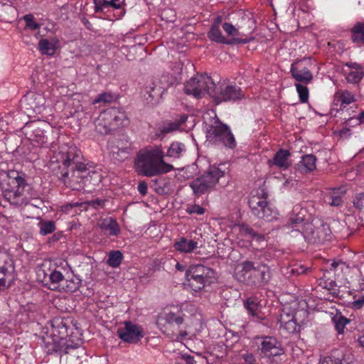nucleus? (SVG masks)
I'll use <instances>...</instances> for the list:
<instances>
[{
	"mask_svg": "<svg viewBox=\"0 0 364 364\" xmlns=\"http://www.w3.org/2000/svg\"><path fill=\"white\" fill-rule=\"evenodd\" d=\"M53 159L61 164L58 177L72 190L91 191L101 181V175L87 167L81 151L75 146L63 147L54 153Z\"/></svg>",
	"mask_w": 364,
	"mask_h": 364,
	"instance_id": "obj_1",
	"label": "nucleus"
},
{
	"mask_svg": "<svg viewBox=\"0 0 364 364\" xmlns=\"http://www.w3.org/2000/svg\"><path fill=\"white\" fill-rule=\"evenodd\" d=\"M184 92L200 99L210 95L215 105L228 100V85L223 83L215 85L212 78L206 74H197L187 81L184 85Z\"/></svg>",
	"mask_w": 364,
	"mask_h": 364,
	"instance_id": "obj_2",
	"label": "nucleus"
},
{
	"mask_svg": "<svg viewBox=\"0 0 364 364\" xmlns=\"http://www.w3.org/2000/svg\"><path fill=\"white\" fill-rule=\"evenodd\" d=\"M164 153L159 149L139 154L135 161V168L139 174L151 177L165 173L173 169V166L164 161Z\"/></svg>",
	"mask_w": 364,
	"mask_h": 364,
	"instance_id": "obj_3",
	"label": "nucleus"
},
{
	"mask_svg": "<svg viewBox=\"0 0 364 364\" xmlns=\"http://www.w3.org/2000/svg\"><path fill=\"white\" fill-rule=\"evenodd\" d=\"M21 108L23 113L20 112H13L8 118L7 123L14 124L20 127L26 120V117H35L36 114H41L46 109V100L41 92H28L20 101Z\"/></svg>",
	"mask_w": 364,
	"mask_h": 364,
	"instance_id": "obj_4",
	"label": "nucleus"
},
{
	"mask_svg": "<svg viewBox=\"0 0 364 364\" xmlns=\"http://www.w3.org/2000/svg\"><path fill=\"white\" fill-rule=\"evenodd\" d=\"M21 128L26 138L36 146H48V132L50 131V125L46 121L36 120L30 122H24Z\"/></svg>",
	"mask_w": 364,
	"mask_h": 364,
	"instance_id": "obj_5",
	"label": "nucleus"
},
{
	"mask_svg": "<svg viewBox=\"0 0 364 364\" xmlns=\"http://www.w3.org/2000/svg\"><path fill=\"white\" fill-rule=\"evenodd\" d=\"M96 127L101 134H108L119 126H125L128 119L120 108L112 107L105 110L97 119Z\"/></svg>",
	"mask_w": 364,
	"mask_h": 364,
	"instance_id": "obj_6",
	"label": "nucleus"
},
{
	"mask_svg": "<svg viewBox=\"0 0 364 364\" xmlns=\"http://www.w3.org/2000/svg\"><path fill=\"white\" fill-rule=\"evenodd\" d=\"M174 81V77L167 74L162 75L158 82L153 81L147 84L143 95L144 100L151 105L158 104L164 92L173 84Z\"/></svg>",
	"mask_w": 364,
	"mask_h": 364,
	"instance_id": "obj_7",
	"label": "nucleus"
},
{
	"mask_svg": "<svg viewBox=\"0 0 364 364\" xmlns=\"http://www.w3.org/2000/svg\"><path fill=\"white\" fill-rule=\"evenodd\" d=\"M70 327L67 322L61 318H55L51 321L50 338L52 342H48L52 347L50 350H59L71 341L72 335L69 336Z\"/></svg>",
	"mask_w": 364,
	"mask_h": 364,
	"instance_id": "obj_8",
	"label": "nucleus"
},
{
	"mask_svg": "<svg viewBox=\"0 0 364 364\" xmlns=\"http://www.w3.org/2000/svg\"><path fill=\"white\" fill-rule=\"evenodd\" d=\"M53 351L60 353V361L63 364H80L86 355L85 349L78 343H74L73 340Z\"/></svg>",
	"mask_w": 364,
	"mask_h": 364,
	"instance_id": "obj_9",
	"label": "nucleus"
},
{
	"mask_svg": "<svg viewBox=\"0 0 364 364\" xmlns=\"http://www.w3.org/2000/svg\"><path fill=\"white\" fill-rule=\"evenodd\" d=\"M307 216V211L305 208L296 205L293 209L290 222L292 229L301 232L304 235L309 236V230H312L313 225L308 222Z\"/></svg>",
	"mask_w": 364,
	"mask_h": 364,
	"instance_id": "obj_10",
	"label": "nucleus"
},
{
	"mask_svg": "<svg viewBox=\"0 0 364 364\" xmlns=\"http://www.w3.org/2000/svg\"><path fill=\"white\" fill-rule=\"evenodd\" d=\"M248 274H250L249 277L252 274L255 276L259 274L262 282H267L269 279V268L264 264L255 267L251 262H246L237 266L235 275L238 280H245Z\"/></svg>",
	"mask_w": 364,
	"mask_h": 364,
	"instance_id": "obj_11",
	"label": "nucleus"
},
{
	"mask_svg": "<svg viewBox=\"0 0 364 364\" xmlns=\"http://www.w3.org/2000/svg\"><path fill=\"white\" fill-rule=\"evenodd\" d=\"M231 233L236 237V242L240 246H247L252 241H264V236L255 233L246 225H235L232 227Z\"/></svg>",
	"mask_w": 364,
	"mask_h": 364,
	"instance_id": "obj_12",
	"label": "nucleus"
},
{
	"mask_svg": "<svg viewBox=\"0 0 364 364\" xmlns=\"http://www.w3.org/2000/svg\"><path fill=\"white\" fill-rule=\"evenodd\" d=\"M256 343L264 356L274 358L283 355L284 350L273 337L264 336L257 338Z\"/></svg>",
	"mask_w": 364,
	"mask_h": 364,
	"instance_id": "obj_13",
	"label": "nucleus"
},
{
	"mask_svg": "<svg viewBox=\"0 0 364 364\" xmlns=\"http://www.w3.org/2000/svg\"><path fill=\"white\" fill-rule=\"evenodd\" d=\"M206 137L210 142L221 144L227 146L228 126L219 120H215L213 124L207 128Z\"/></svg>",
	"mask_w": 364,
	"mask_h": 364,
	"instance_id": "obj_14",
	"label": "nucleus"
},
{
	"mask_svg": "<svg viewBox=\"0 0 364 364\" xmlns=\"http://www.w3.org/2000/svg\"><path fill=\"white\" fill-rule=\"evenodd\" d=\"M183 314L180 311L172 312L164 311L156 320V324L164 332L168 331L172 326H179L183 323Z\"/></svg>",
	"mask_w": 364,
	"mask_h": 364,
	"instance_id": "obj_15",
	"label": "nucleus"
},
{
	"mask_svg": "<svg viewBox=\"0 0 364 364\" xmlns=\"http://www.w3.org/2000/svg\"><path fill=\"white\" fill-rule=\"evenodd\" d=\"M117 334L124 342L130 343H137L143 337L141 327L131 321H126L124 328H119Z\"/></svg>",
	"mask_w": 364,
	"mask_h": 364,
	"instance_id": "obj_16",
	"label": "nucleus"
},
{
	"mask_svg": "<svg viewBox=\"0 0 364 364\" xmlns=\"http://www.w3.org/2000/svg\"><path fill=\"white\" fill-rule=\"evenodd\" d=\"M216 183L217 179L213 178V176L207 172L201 177H198L193 180L190 183V186L193 189L195 195L200 196L212 188Z\"/></svg>",
	"mask_w": 364,
	"mask_h": 364,
	"instance_id": "obj_17",
	"label": "nucleus"
},
{
	"mask_svg": "<svg viewBox=\"0 0 364 364\" xmlns=\"http://www.w3.org/2000/svg\"><path fill=\"white\" fill-rule=\"evenodd\" d=\"M304 60L296 62L291 65V73L292 77L297 81L304 84L309 83L313 75L308 68L304 65Z\"/></svg>",
	"mask_w": 364,
	"mask_h": 364,
	"instance_id": "obj_18",
	"label": "nucleus"
},
{
	"mask_svg": "<svg viewBox=\"0 0 364 364\" xmlns=\"http://www.w3.org/2000/svg\"><path fill=\"white\" fill-rule=\"evenodd\" d=\"M267 194L263 189L256 190L251 193L249 205L252 213L256 215L267 204Z\"/></svg>",
	"mask_w": 364,
	"mask_h": 364,
	"instance_id": "obj_19",
	"label": "nucleus"
},
{
	"mask_svg": "<svg viewBox=\"0 0 364 364\" xmlns=\"http://www.w3.org/2000/svg\"><path fill=\"white\" fill-rule=\"evenodd\" d=\"M279 323L280 328L287 333H294L296 330L297 322L295 315L289 308H284L279 315Z\"/></svg>",
	"mask_w": 364,
	"mask_h": 364,
	"instance_id": "obj_20",
	"label": "nucleus"
},
{
	"mask_svg": "<svg viewBox=\"0 0 364 364\" xmlns=\"http://www.w3.org/2000/svg\"><path fill=\"white\" fill-rule=\"evenodd\" d=\"M26 188L29 189L30 186L23 181L16 188L15 191L9 195V202L17 206H21L23 204H27L28 202V198L25 194Z\"/></svg>",
	"mask_w": 364,
	"mask_h": 364,
	"instance_id": "obj_21",
	"label": "nucleus"
},
{
	"mask_svg": "<svg viewBox=\"0 0 364 364\" xmlns=\"http://www.w3.org/2000/svg\"><path fill=\"white\" fill-rule=\"evenodd\" d=\"M309 231L310 232L309 236L304 235V237L313 242H323L331 239L330 230L326 225H323L317 228H314L313 226L312 230Z\"/></svg>",
	"mask_w": 364,
	"mask_h": 364,
	"instance_id": "obj_22",
	"label": "nucleus"
},
{
	"mask_svg": "<svg viewBox=\"0 0 364 364\" xmlns=\"http://www.w3.org/2000/svg\"><path fill=\"white\" fill-rule=\"evenodd\" d=\"M289 156L290 153L287 150L280 149L272 159L268 160V165L269 167L276 166L284 170L287 169L291 165Z\"/></svg>",
	"mask_w": 364,
	"mask_h": 364,
	"instance_id": "obj_23",
	"label": "nucleus"
},
{
	"mask_svg": "<svg viewBox=\"0 0 364 364\" xmlns=\"http://www.w3.org/2000/svg\"><path fill=\"white\" fill-rule=\"evenodd\" d=\"M188 285L195 291H198L205 286L210 285L214 282L215 278H205V276H196V274H186Z\"/></svg>",
	"mask_w": 364,
	"mask_h": 364,
	"instance_id": "obj_24",
	"label": "nucleus"
},
{
	"mask_svg": "<svg viewBox=\"0 0 364 364\" xmlns=\"http://www.w3.org/2000/svg\"><path fill=\"white\" fill-rule=\"evenodd\" d=\"M73 104L74 100L72 98V97L65 96L56 102L54 105V109L59 112H63L65 117H70L77 112V109L72 110L69 109V107H70Z\"/></svg>",
	"mask_w": 364,
	"mask_h": 364,
	"instance_id": "obj_25",
	"label": "nucleus"
},
{
	"mask_svg": "<svg viewBox=\"0 0 364 364\" xmlns=\"http://www.w3.org/2000/svg\"><path fill=\"white\" fill-rule=\"evenodd\" d=\"M222 23V18L218 16L215 20L211 26L210 31L208 32V37L212 41H215L219 43L227 44L228 41L225 36L221 33L220 26Z\"/></svg>",
	"mask_w": 364,
	"mask_h": 364,
	"instance_id": "obj_26",
	"label": "nucleus"
},
{
	"mask_svg": "<svg viewBox=\"0 0 364 364\" xmlns=\"http://www.w3.org/2000/svg\"><path fill=\"white\" fill-rule=\"evenodd\" d=\"M186 274L205 276L206 279L215 277V272L213 269L200 264L191 265L186 272Z\"/></svg>",
	"mask_w": 364,
	"mask_h": 364,
	"instance_id": "obj_27",
	"label": "nucleus"
},
{
	"mask_svg": "<svg viewBox=\"0 0 364 364\" xmlns=\"http://www.w3.org/2000/svg\"><path fill=\"white\" fill-rule=\"evenodd\" d=\"M355 101V95L346 90H338L334 95L333 102L335 105L340 103L341 107L343 108Z\"/></svg>",
	"mask_w": 364,
	"mask_h": 364,
	"instance_id": "obj_28",
	"label": "nucleus"
},
{
	"mask_svg": "<svg viewBox=\"0 0 364 364\" xmlns=\"http://www.w3.org/2000/svg\"><path fill=\"white\" fill-rule=\"evenodd\" d=\"M316 159L314 155H305L297 164L298 169L304 173L311 172L316 168Z\"/></svg>",
	"mask_w": 364,
	"mask_h": 364,
	"instance_id": "obj_29",
	"label": "nucleus"
},
{
	"mask_svg": "<svg viewBox=\"0 0 364 364\" xmlns=\"http://www.w3.org/2000/svg\"><path fill=\"white\" fill-rule=\"evenodd\" d=\"M48 279L49 288L51 289H57L62 287V283L64 282V277L60 271L54 269L49 273H44V279Z\"/></svg>",
	"mask_w": 364,
	"mask_h": 364,
	"instance_id": "obj_30",
	"label": "nucleus"
},
{
	"mask_svg": "<svg viewBox=\"0 0 364 364\" xmlns=\"http://www.w3.org/2000/svg\"><path fill=\"white\" fill-rule=\"evenodd\" d=\"M350 68L349 71H346V80L350 83L358 82L364 76V71L361 66L355 63H351L348 65Z\"/></svg>",
	"mask_w": 364,
	"mask_h": 364,
	"instance_id": "obj_31",
	"label": "nucleus"
},
{
	"mask_svg": "<svg viewBox=\"0 0 364 364\" xmlns=\"http://www.w3.org/2000/svg\"><path fill=\"white\" fill-rule=\"evenodd\" d=\"M229 45H238L244 44L250 41L252 37H245L238 32V29L233 26L232 24H229Z\"/></svg>",
	"mask_w": 364,
	"mask_h": 364,
	"instance_id": "obj_32",
	"label": "nucleus"
},
{
	"mask_svg": "<svg viewBox=\"0 0 364 364\" xmlns=\"http://www.w3.org/2000/svg\"><path fill=\"white\" fill-rule=\"evenodd\" d=\"M98 225L100 229L108 231L110 235H117L119 232V227L117 221L112 218L102 220Z\"/></svg>",
	"mask_w": 364,
	"mask_h": 364,
	"instance_id": "obj_33",
	"label": "nucleus"
},
{
	"mask_svg": "<svg viewBox=\"0 0 364 364\" xmlns=\"http://www.w3.org/2000/svg\"><path fill=\"white\" fill-rule=\"evenodd\" d=\"M176 250L183 252H191L198 247V243L192 240L182 237L174 244Z\"/></svg>",
	"mask_w": 364,
	"mask_h": 364,
	"instance_id": "obj_34",
	"label": "nucleus"
},
{
	"mask_svg": "<svg viewBox=\"0 0 364 364\" xmlns=\"http://www.w3.org/2000/svg\"><path fill=\"white\" fill-rule=\"evenodd\" d=\"M342 193L340 189H333L326 193L323 200L326 204L338 206L341 203Z\"/></svg>",
	"mask_w": 364,
	"mask_h": 364,
	"instance_id": "obj_35",
	"label": "nucleus"
},
{
	"mask_svg": "<svg viewBox=\"0 0 364 364\" xmlns=\"http://www.w3.org/2000/svg\"><path fill=\"white\" fill-rule=\"evenodd\" d=\"M188 117L186 114H181L179 118L168 122L161 128V132L167 134L177 130L183 123L186 122Z\"/></svg>",
	"mask_w": 364,
	"mask_h": 364,
	"instance_id": "obj_36",
	"label": "nucleus"
},
{
	"mask_svg": "<svg viewBox=\"0 0 364 364\" xmlns=\"http://www.w3.org/2000/svg\"><path fill=\"white\" fill-rule=\"evenodd\" d=\"M21 184L19 182H11V181L4 179L0 176V188L2 191V194L6 200L9 201V195L11 194L16 188Z\"/></svg>",
	"mask_w": 364,
	"mask_h": 364,
	"instance_id": "obj_37",
	"label": "nucleus"
},
{
	"mask_svg": "<svg viewBox=\"0 0 364 364\" xmlns=\"http://www.w3.org/2000/svg\"><path fill=\"white\" fill-rule=\"evenodd\" d=\"M245 306L250 314L259 319L262 318L261 315V305L255 298H249L245 303Z\"/></svg>",
	"mask_w": 364,
	"mask_h": 364,
	"instance_id": "obj_38",
	"label": "nucleus"
},
{
	"mask_svg": "<svg viewBox=\"0 0 364 364\" xmlns=\"http://www.w3.org/2000/svg\"><path fill=\"white\" fill-rule=\"evenodd\" d=\"M277 211L270 204L267 203L256 216L267 221H272L277 218Z\"/></svg>",
	"mask_w": 364,
	"mask_h": 364,
	"instance_id": "obj_39",
	"label": "nucleus"
},
{
	"mask_svg": "<svg viewBox=\"0 0 364 364\" xmlns=\"http://www.w3.org/2000/svg\"><path fill=\"white\" fill-rule=\"evenodd\" d=\"M186 151L185 145L179 141L173 142L167 151V156L173 158H180L181 154Z\"/></svg>",
	"mask_w": 364,
	"mask_h": 364,
	"instance_id": "obj_40",
	"label": "nucleus"
},
{
	"mask_svg": "<svg viewBox=\"0 0 364 364\" xmlns=\"http://www.w3.org/2000/svg\"><path fill=\"white\" fill-rule=\"evenodd\" d=\"M334 326L338 334H343L346 326L349 323V320L344 317L341 313H336L333 318Z\"/></svg>",
	"mask_w": 364,
	"mask_h": 364,
	"instance_id": "obj_41",
	"label": "nucleus"
},
{
	"mask_svg": "<svg viewBox=\"0 0 364 364\" xmlns=\"http://www.w3.org/2000/svg\"><path fill=\"white\" fill-rule=\"evenodd\" d=\"M38 48L42 54L53 55L55 53V45L46 38L41 39L38 43Z\"/></svg>",
	"mask_w": 364,
	"mask_h": 364,
	"instance_id": "obj_42",
	"label": "nucleus"
},
{
	"mask_svg": "<svg viewBox=\"0 0 364 364\" xmlns=\"http://www.w3.org/2000/svg\"><path fill=\"white\" fill-rule=\"evenodd\" d=\"M352 40L354 43H364V24L358 23L352 29Z\"/></svg>",
	"mask_w": 364,
	"mask_h": 364,
	"instance_id": "obj_43",
	"label": "nucleus"
},
{
	"mask_svg": "<svg viewBox=\"0 0 364 364\" xmlns=\"http://www.w3.org/2000/svg\"><path fill=\"white\" fill-rule=\"evenodd\" d=\"M119 1V0H94L95 11L98 12L110 6L118 9L119 8V4L117 3Z\"/></svg>",
	"mask_w": 364,
	"mask_h": 364,
	"instance_id": "obj_44",
	"label": "nucleus"
},
{
	"mask_svg": "<svg viewBox=\"0 0 364 364\" xmlns=\"http://www.w3.org/2000/svg\"><path fill=\"white\" fill-rule=\"evenodd\" d=\"M123 255L119 250L112 251L109 254L107 263L109 266L116 268L119 267L122 261Z\"/></svg>",
	"mask_w": 364,
	"mask_h": 364,
	"instance_id": "obj_45",
	"label": "nucleus"
},
{
	"mask_svg": "<svg viewBox=\"0 0 364 364\" xmlns=\"http://www.w3.org/2000/svg\"><path fill=\"white\" fill-rule=\"evenodd\" d=\"M228 170V167L226 166L225 163H221L218 164V166H213L209 168L208 173L217 179V182L218 181L220 177L225 176L226 171Z\"/></svg>",
	"mask_w": 364,
	"mask_h": 364,
	"instance_id": "obj_46",
	"label": "nucleus"
},
{
	"mask_svg": "<svg viewBox=\"0 0 364 364\" xmlns=\"http://www.w3.org/2000/svg\"><path fill=\"white\" fill-rule=\"evenodd\" d=\"M40 228V234L42 235H47L55 230V224L54 221L50 220H41L38 223Z\"/></svg>",
	"mask_w": 364,
	"mask_h": 364,
	"instance_id": "obj_47",
	"label": "nucleus"
},
{
	"mask_svg": "<svg viewBox=\"0 0 364 364\" xmlns=\"http://www.w3.org/2000/svg\"><path fill=\"white\" fill-rule=\"evenodd\" d=\"M65 285L62 284V288L65 289L66 291L75 292L77 291L81 286V279L79 278L72 279L70 280L64 281Z\"/></svg>",
	"mask_w": 364,
	"mask_h": 364,
	"instance_id": "obj_48",
	"label": "nucleus"
},
{
	"mask_svg": "<svg viewBox=\"0 0 364 364\" xmlns=\"http://www.w3.org/2000/svg\"><path fill=\"white\" fill-rule=\"evenodd\" d=\"M0 176L4 179L6 178L7 180L11 181V182H19L20 183H22L24 179L19 175L18 171L14 170L1 172Z\"/></svg>",
	"mask_w": 364,
	"mask_h": 364,
	"instance_id": "obj_49",
	"label": "nucleus"
},
{
	"mask_svg": "<svg viewBox=\"0 0 364 364\" xmlns=\"http://www.w3.org/2000/svg\"><path fill=\"white\" fill-rule=\"evenodd\" d=\"M351 307L353 309H360L364 305V294L357 292L353 296V301L350 302Z\"/></svg>",
	"mask_w": 364,
	"mask_h": 364,
	"instance_id": "obj_50",
	"label": "nucleus"
},
{
	"mask_svg": "<svg viewBox=\"0 0 364 364\" xmlns=\"http://www.w3.org/2000/svg\"><path fill=\"white\" fill-rule=\"evenodd\" d=\"M364 122V112H361L358 116H353L348 118L346 122V127H355Z\"/></svg>",
	"mask_w": 364,
	"mask_h": 364,
	"instance_id": "obj_51",
	"label": "nucleus"
},
{
	"mask_svg": "<svg viewBox=\"0 0 364 364\" xmlns=\"http://www.w3.org/2000/svg\"><path fill=\"white\" fill-rule=\"evenodd\" d=\"M244 97L241 89L237 86H229V100H235Z\"/></svg>",
	"mask_w": 364,
	"mask_h": 364,
	"instance_id": "obj_52",
	"label": "nucleus"
},
{
	"mask_svg": "<svg viewBox=\"0 0 364 364\" xmlns=\"http://www.w3.org/2000/svg\"><path fill=\"white\" fill-rule=\"evenodd\" d=\"M296 87L301 102L303 103L306 102L309 99L308 88L301 84H296Z\"/></svg>",
	"mask_w": 364,
	"mask_h": 364,
	"instance_id": "obj_53",
	"label": "nucleus"
},
{
	"mask_svg": "<svg viewBox=\"0 0 364 364\" xmlns=\"http://www.w3.org/2000/svg\"><path fill=\"white\" fill-rule=\"evenodd\" d=\"M318 364H349L348 362L338 358L326 356L321 358Z\"/></svg>",
	"mask_w": 364,
	"mask_h": 364,
	"instance_id": "obj_54",
	"label": "nucleus"
},
{
	"mask_svg": "<svg viewBox=\"0 0 364 364\" xmlns=\"http://www.w3.org/2000/svg\"><path fill=\"white\" fill-rule=\"evenodd\" d=\"M162 20L166 22H173L176 19L175 11L169 8L165 9L161 11V14Z\"/></svg>",
	"mask_w": 364,
	"mask_h": 364,
	"instance_id": "obj_55",
	"label": "nucleus"
},
{
	"mask_svg": "<svg viewBox=\"0 0 364 364\" xmlns=\"http://www.w3.org/2000/svg\"><path fill=\"white\" fill-rule=\"evenodd\" d=\"M26 22V26L33 31L39 28L40 25L34 21V17L32 14H27L23 16Z\"/></svg>",
	"mask_w": 364,
	"mask_h": 364,
	"instance_id": "obj_56",
	"label": "nucleus"
},
{
	"mask_svg": "<svg viewBox=\"0 0 364 364\" xmlns=\"http://www.w3.org/2000/svg\"><path fill=\"white\" fill-rule=\"evenodd\" d=\"M354 206L360 210H364V192L358 193L353 200Z\"/></svg>",
	"mask_w": 364,
	"mask_h": 364,
	"instance_id": "obj_57",
	"label": "nucleus"
},
{
	"mask_svg": "<svg viewBox=\"0 0 364 364\" xmlns=\"http://www.w3.org/2000/svg\"><path fill=\"white\" fill-rule=\"evenodd\" d=\"M176 364H196V361L191 355H183L180 361L177 362Z\"/></svg>",
	"mask_w": 364,
	"mask_h": 364,
	"instance_id": "obj_58",
	"label": "nucleus"
},
{
	"mask_svg": "<svg viewBox=\"0 0 364 364\" xmlns=\"http://www.w3.org/2000/svg\"><path fill=\"white\" fill-rule=\"evenodd\" d=\"M188 212L190 213H196L198 215H202L204 213L205 209L198 205H194L188 208Z\"/></svg>",
	"mask_w": 364,
	"mask_h": 364,
	"instance_id": "obj_59",
	"label": "nucleus"
},
{
	"mask_svg": "<svg viewBox=\"0 0 364 364\" xmlns=\"http://www.w3.org/2000/svg\"><path fill=\"white\" fill-rule=\"evenodd\" d=\"M114 154L117 155L119 157V160L124 161L125 159L128 158L129 151L127 148L118 149L117 152H114Z\"/></svg>",
	"mask_w": 364,
	"mask_h": 364,
	"instance_id": "obj_60",
	"label": "nucleus"
},
{
	"mask_svg": "<svg viewBox=\"0 0 364 364\" xmlns=\"http://www.w3.org/2000/svg\"><path fill=\"white\" fill-rule=\"evenodd\" d=\"M147 184L145 181H140L138 184V191L142 195L145 196L147 193Z\"/></svg>",
	"mask_w": 364,
	"mask_h": 364,
	"instance_id": "obj_61",
	"label": "nucleus"
},
{
	"mask_svg": "<svg viewBox=\"0 0 364 364\" xmlns=\"http://www.w3.org/2000/svg\"><path fill=\"white\" fill-rule=\"evenodd\" d=\"M112 100V96L110 95H108V94H106V93H103V94H101L99 97L95 100V102H110Z\"/></svg>",
	"mask_w": 364,
	"mask_h": 364,
	"instance_id": "obj_62",
	"label": "nucleus"
},
{
	"mask_svg": "<svg viewBox=\"0 0 364 364\" xmlns=\"http://www.w3.org/2000/svg\"><path fill=\"white\" fill-rule=\"evenodd\" d=\"M105 203V200L100 199H95L89 202V203L92 205L95 208H97L100 206H102Z\"/></svg>",
	"mask_w": 364,
	"mask_h": 364,
	"instance_id": "obj_63",
	"label": "nucleus"
},
{
	"mask_svg": "<svg viewBox=\"0 0 364 364\" xmlns=\"http://www.w3.org/2000/svg\"><path fill=\"white\" fill-rule=\"evenodd\" d=\"M236 146V142L232 134L229 131V148H234Z\"/></svg>",
	"mask_w": 364,
	"mask_h": 364,
	"instance_id": "obj_64",
	"label": "nucleus"
}]
</instances>
